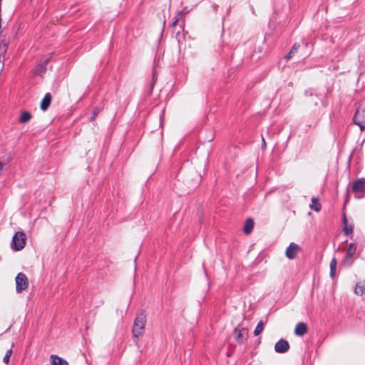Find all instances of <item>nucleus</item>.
Wrapping results in <instances>:
<instances>
[{"mask_svg":"<svg viewBox=\"0 0 365 365\" xmlns=\"http://www.w3.org/2000/svg\"><path fill=\"white\" fill-rule=\"evenodd\" d=\"M145 322L146 316L145 312L142 311L139 314H138L134 320L132 329L133 337L138 338L143 334L145 331Z\"/></svg>","mask_w":365,"mask_h":365,"instance_id":"nucleus-1","label":"nucleus"},{"mask_svg":"<svg viewBox=\"0 0 365 365\" xmlns=\"http://www.w3.org/2000/svg\"><path fill=\"white\" fill-rule=\"evenodd\" d=\"M26 240V235L23 231L16 232L12 237L11 247L15 251L21 250L25 247Z\"/></svg>","mask_w":365,"mask_h":365,"instance_id":"nucleus-2","label":"nucleus"},{"mask_svg":"<svg viewBox=\"0 0 365 365\" xmlns=\"http://www.w3.org/2000/svg\"><path fill=\"white\" fill-rule=\"evenodd\" d=\"M235 339L237 344H244L249 336L248 329L245 327H240L237 326L234 329Z\"/></svg>","mask_w":365,"mask_h":365,"instance_id":"nucleus-3","label":"nucleus"},{"mask_svg":"<svg viewBox=\"0 0 365 365\" xmlns=\"http://www.w3.org/2000/svg\"><path fill=\"white\" fill-rule=\"evenodd\" d=\"M29 285V281L26 275L19 272L16 277V290L17 293H21L25 290Z\"/></svg>","mask_w":365,"mask_h":365,"instance_id":"nucleus-4","label":"nucleus"},{"mask_svg":"<svg viewBox=\"0 0 365 365\" xmlns=\"http://www.w3.org/2000/svg\"><path fill=\"white\" fill-rule=\"evenodd\" d=\"M354 123L360 127L361 130L365 129V110L357 109L353 118Z\"/></svg>","mask_w":365,"mask_h":365,"instance_id":"nucleus-5","label":"nucleus"},{"mask_svg":"<svg viewBox=\"0 0 365 365\" xmlns=\"http://www.w3.org/2000/svg\"><path fill=\"white\" fill-rule=\"evenodd\" d=\"M351 190L358 197H361L358 196L359 193H363L365 195V178H361L355 180L352 184Z\"/></svg>","mask_w":365,"mask_h":365,"instance_id":"nucleus-6","label":"nucleus"},{"mask_svg":"<svg viewBox=\"0 0 365 365\" xmlns=\"http://www.w3.org/2000/svg\"><path fill=\"white\" fill-rule=\"evenodd\" d=\"M290 348L289 342L284 339H280L274 345V351L279 354H284Z\"/></svg>","mask_w":365,"mask_h":365,"instance_id":"nucleus-7","label":"nucleus"},{"mask_svg":"<svg viewBox=\"0 0 365 365\" xmlns=\"http://www.w3.org/2000/svg\"><path fill=\"white\" fill-rule=\"evenodd\" d=\"M299 250L300 247L297 244L291 242L286 249L285 255L289 259H293Z\"/></svg>","mask_w":365,"mask_h":365,"instance_id":"nucleus-8","label":"nucleus"},{"mask_svg":"<svg viewBox=\"0 0 365 365\" xmlns=\"http://www.w3.org/2000/svg\"><path fill=\"white\" fill-rule=\"evenodd\" d=\"M342 223L344 235L346 236H352L354 232V225H348V220L345 213H344L342 216Z\"/></svg>","mask_w":365,"mask_h":365,"instance_id":"nucleus-9","label":"nucleus"},{"mask_svg":"<svg viewBox=\"0 0 365 365\" xmlns=\"http://www.w3.org/2000/svg\"><path fill=\"white\" fill-rule=\"evenodd\" d=\"M51 99L52 96L50 93L45 94L40 104V108L43 111H45L48 108L51 103Z\"/></svg>","mask_w":365,"mask_h":365,"instance_id":"nucleus-10","label":"nucleus"},{"mask_svg":"<svg viewBox=\"0 0 365 365\" xmlns=\"http://www.w3.org/2000/svg\"><path fill=\"white\" fill-rule=\"evenodd\" d=\"M308 331L307 326L304 322H299L294 329V334L297 336H304Z\"/></svg>","mask_w":365,"mask_h":365,"instance_id":"nucleus-11","label":"nucleus"},{"mask_svg":"<svg viewBox=\"0 0 365 365\" xmlns=\"http://www.w3.org/2000/svg\"><path fill=\"white\" fill-rule=\"evenodd\" d=\"M50 363L51 365H68L66 360L55 354L51 356Z\"/></svg>","mask_w":365,"mask_h":365,"instance_id":"nucleus-12","label":"nucleus"},{"mask_svg":"<svg viewBox=\"0 0 365 365\" xmlns=\"http://www.w3.org/2000/svg\"><path fill=\"white\" fill-rule=\"evenodd\" d=\"M255 225V222L252 218L250 217L246 220L244 227H243V232L245 234L248 235L252 232L253 230Z\"/></svg>","mask_w":365,"mask_h":365,"instance_id":"nucleus-13","label":"nucleus"},{"mask_svg":"<svg viewBox=\"0 0 365 365\" xmlns=\"http://www.w3.org/2000/svg\"><path fill=\"white\" fill-rule=\"evenodd\" d=\"M311 101L314 103V106L319 107V105H322L323 107H327V104L325 101L322 100V98L320 97V101L317 100V98L313 97L311 98ZM314 113H317V115H319L321 113V110L319 108H314Z\"/></svg>","mask_w":365,"mask_h":365,"instance_id":"nucleus-14","label":"nucleus"},{"mask_svg":"<svg viewBox=\"0 0 365 365\" xmlns=\"http://www.w3.org/2000/svg\"><path fill=\"white\" fill-rule=\"evenodd\" d=\"M365 292V282H360L357 283L354 288V293L357 295L362 296Z\"/></svg>","mask_w":365,"mask_h":365,"instance_id":"nucleus-15","label":"nucleus"},{"mask_svg":"<svg viewBox=\"0 0 365 365\" xmlns=\"http://www.w3.org/2000/svg\"><path fill=\"white\" fill-rule=\"evenodd\" d=\"M304 96L307 97H309L311 98L314 97V98H317V100L320 101V95L314 88H308V89L305 90Z\"/></svg>","mask_w":365,"mask_h":365,"instance_id":"nucleus-16","label":"nucleus"},{"mask_svg":"<svg viewBox=\"0 0 365 365\" xmlns=\"http://www.w3.org/2000/svg\"><path fill=\"white\" fill-rule=\"evenodd\" d=\"M330 277L334 279L336 274L337 261L335 257H333L330 262Z\"/></svg>","mask_w":365,"mask_h":365,"instance_id":"nucleus-17","label":"nucleus"},{"mask_svg":"<svg viewBox=\"0 0 365 365\" xmlns=\"http://www.w3.org/2000/svg\"><path fill=\"white\" fill-rule=\"evenodd\" d=\"M31 118V114L29 111H24L21 113L19 118V123H26Z\"/></svg>","mask_w":365,"mask_h":365,"instance_id":"nucleus-18","label":"nucleus"},{"mask_svg":"<svg viewBox=\"0 0 365 365\" xmlns=\"http://www.w3.org/2000/svg\"><path fill=\"white\" fill-rule=\"evenodd\" d=\"M353 256H349V254H346L344 259L342 260L341 264L345 267H351L353 264Z\"/></svg>","mask_w":365,"mask_h":365,"instance_id":"nucleus-19","label":"nucleus"},{"mask_svg":"<svg viewBox=\"0 0 365 365\" xmlns=\"http://www.w3.org/2000/svg\"><path fill=\"white\" fill-rule=\"evenodd\" d=\"M263 329H264V322H263V321L260 320L257 323V327H255V329L254 330V335L258 336L259 334H261V332L263 331Z\"/></svg>","mask_w":365,"mask_h":365,"instance_id":"nucleus-20","label":"nucleus"},{"mask_svg":"<svg viewBox=\"0 0 365 365\" xmlns=\"http://www.w3.org/2000/svg\"><path fill=\"white\" fill-rule=\"evenodd\" d=\"M356 250V245L354 242H351L347 248L346 253L349 256H354Z\"/></svg>","mask_w":365,"mask_h":365,"instance_id":"nucleus-21","label":"nucleus"},{"mask_svg":"<svg viewBox=\"0 0 365 365\" xmlns=\"http://www.w3.org/2000/svg\"><path fill=\"white\" fill-rule=\"evenodd\" d=\"M310 207H311V209H312L313 210H314L316 212H319L322 208L320 203L318 202L317 199H316V198H312V203L310 205Z\"/></svg>","mask_w":365,"mask_h":365,"instance_id":"nucleus-22","label":"nucleus"},{"mask_svg":"<svg viewBox=\"0 0 365 365\" xmlns=\"http://www.w3.org/2000/svg\"><path fill=\"white\" fill-rule=\"evenodd\" d=\"M101 108H100L99 107H95L93 108V111H92V115L88 118V120L90 122L93 121V120H95V118H96V116L99 114V113L101 112Z\"/></svg>","mask_w":365,"mask_h":365,"instance_id":"nucleus-23","label":"nucleus"},{"mask_svg":"<svg viewBox=\"0 0 365 365\" xmlns=\"http://www.w3.org/2000/svg\"><path fill=\"white\" fill-rule=\"evenodd\" d=\"M156 81H157V73H156V71L155 70V68H153V71H152V80H151L150 85V91H153V87H154Z\"/></svg>","mask_w":365,"mask_h":365,"instance_id":"nucleus-24","label":"nucleus"},{"mask_svg":"<svg viewBox=\"0 0 365 365\" xmlns=\"http://www.w3.org/2000/svg\"><path fill=\"white\" fill-rule=\"evenodd\" d=\"M12 354V349H9V350H7L4 359H3V361L8 364L9 363V361H10V357H11V355Z\"/></svg>","mask_w":365,"mask_h":365,"instance_id":"nucleus-25","label":"nucleus"},{"mask_svg":"<svg viewBox=\"0 0 365 365\" xmlns=\"http://www.w3.org/2000/svg\"><path fill=\"white\" fill-rule=\"evenodd\" d=\"M299 47H300V45L299 43H296L292 46L289 52L294 56L297 52Z\"/></svg>","mask_w":365,"mask_h":365,"instance_id":"nucleus-26","label":"nucleus"},{"mask_svg":"<svg viewBox=\"0 0 365 365\" xmlns=\"http://www.w3.org/2000/svg\"><path fill=\"white\" fill-rule=\"evenodd\" d=\"M190 9L187 7H184L179 13L178 15L180 16V18L185 16L186 14H187L190 12Z\"/></svg>","mask_w":365,"mask_h":365,"instance_id":"nucleus-27","label":"nucleus"},{"mask_svg":"<svg viewBox=\"0 0 365 365\" xmlns=\"http://www.w3.org/2000/svg\"><path fill=\"white\" fill-rule=\"evenodd\" d=\"M50 61L49 58H46V60L43 61V62L41 64V71H43L45 72L46 70V65L47 63H48V61Z\"/></svg>","mask_w":365,"mask_h":365,"instance_id":"nucleus-28","label":"nucleus"},{"mask_svg":"<svg viewBox=\"0 0 365 365\" xmlns=\"http://www.w3.org/2000/svg\"><path fill=\"white\" fill-rule=\"evenodd\" d=\"M349 185L350 183L348 185L347 187H346V199H345V202H344V204H346L349 200Z\"/></svg>","mask_w":365,"mask_h":365,"instance_id":"nucleus-29","label":"nucleus"},{"mask_svg":"<svg viewBox=\"0 0 365 365\" xmlns=\"http://www.w3.org/2000/svg\"><path fill=\"white\" fill-rule=\"evenodd\" d=\"M293 56V55L289 52L285 56H284V58L288 61Z\"/></svg>","mask_w":365,"mask_h":365,"instance_id":"nucleus-30","label":"nucleus"},{"mask_svg":"<svg viewBox=\"0 0 365 365\" xmlns=\"http://www.w3.org/2000/svg\"><path fill=\"white\" fill-rule=\"evenodd\" d=\"M179 21V19H176L171 24L172 26H175L177 25L178 22Z\"/></svg>","mask_w":365,"mask_h":365,"instance_id":"nucleus-31","label":"nucleus"},{"mask_svg":"<svg viewBox=\"0 0 365 365\" xmlns=\"http://www.w3.org/2000/svg\"><path fill=\"white\" fill-rule=\"evenodd\" d=\"M12 160V157L11 155H9L7 158L6 163H9Z\"/></svg>","mask_w":365,"mask_h":365,"instance_id":"nucleus-32","label":"nucleus"},{"mask_svg":"<svg viewBox=\"0 0 365 365\" xmlns=\"http://www.w3.org/2000/svg\"><path fill=\"white\" fill-rule=\"evenodd\" d=\"M4 163L1 161H0V171L2 170V169L4 168Z\"/></svg>","mask_w":365,"mask_h":365,"instance_id":"nucleus-33","label":"nucleus"},{"mask_svg":"<svg viewBox=\"0 0 365 365\" xmlns=\"http://www.w3.org/2000/svg\"><path fill=\"white\" fill-rule=\"evenodd\" d=\"M250 9H251V11H252V13L253 14H255V9H254V7H253L252 6H250Z\"/></svg>","mask_w":365,"mask_h":365,"instance_id":"nucleus-34","label":"nucleus"},{"mask_svg":"<svg viewBox=\"0 0 365 365\" xmlns=\"http://www.w3.org/2000/svg\"><path fill=\"white\" fill-rule=\"evenodd\" d=\"M217 7H218V5H217V4H214L213 5V9H214L215 11H217Z\"/></svg>","mask_w":365,"mask_h":365,"instance_id":"nucleus-35","label":"nucleus"},{"mask_svg":"<svg viewBox=\"0 0 365 365\" xmlns=\"http://www.w3.org/2000/svg\"><path fill=\"white\" fill-rule=\"evenodd\" d=\"M265 146V140L264 139L262 138V147Z\"/></svg>","mask_w":365,"mask_h":365,"instance_id":"nucleus-36","label":"nucleus"},{"mask_svg":"<svg viewBox=\"0 0 365 365\" xmlns=\"http://www.w3.org/2000/svg\"><path fill=\"white\" fill-rule=\"evenodd\" d=\"M332 115H334V113H331V114H330V115H329V118H330V119H331V117H332Z\"/></svg>","mask_w":365,"mask_h":365,"instance_id":"nucleus-37","label":"nucleus"}]
</instances>
